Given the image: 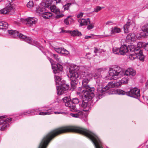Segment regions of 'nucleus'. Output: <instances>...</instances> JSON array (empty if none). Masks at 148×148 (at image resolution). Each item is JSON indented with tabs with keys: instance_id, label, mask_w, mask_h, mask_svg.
Listing matches in <instances>:
<instances>
[{
	"instance_id": "nucleus-1",
	"label": "nucleus",
	"mask_w": 148,
	"mask_h": 148,
	"mask_svg": "<svg viewBox=\"0 0 148 148\" xmlns=\"http://www.w3.org/2000/svg\"><path fill=\"white\" fill-rule=\"evenodd\" d=\"M71 84L72 87L74 88L76 84V82L79 79H82V86L81 90L80 93L83 94V99L85 101H83L81 104L79 105L80 111L88 112L90 109V106L88 101H89L94 96L93 92L94 88L90 87L87 84L92 78V75L90 73H83L79 75L77 73L73 72V69H71Z\"/></svg>"
},
{
	"instance_id": "nucleus-2",
	"label": "nucleus",
	"mask_w": 148,
	"mask_h": 148,
	"mask_svg": "<svg viewBox=\"0 0 148 148\" xmlns=\"http://www.w3.org/2000/svg\"><path fill=\"white\" fill-rule=\"evenodd\" d=\"M73 132L82 134L89 138L95 147V134L86 129L80 127L69 126L62 127L51 132L45 136L38 148H46L50 141L56 136L64 133Z\"/></svg>"
},
{
	"instance_id": "nucleus-3",
	"label": "nucleus",
	"mask_w": 148,
	"mask_h": 148,
	"mask_svg": "<svg viewBox=\"0 0 148 148\" xmlns=\"http://www.w3.org/2000/svg\"><path fill=\"white\" fill-rule=\"evenodd\" d=\"M76 67V66H71L69 68V76H70V77H71V73H72V72L70 71V69L71 68L73 69V72H74V73H77L79 75H80L81 73H90L92 75V78L90 80V81L92 79V77H93L96 80V84L98 86L97 87V89H98V93L97 94V97L99 99H100L102 98L103 97V94H102V93H103V92H105L102 91V89H103L102 88H104V87H103V78L101 76V73L103 71V69H98L96 72V73L94 75H92L91 73L88 71L83 72L79 71L78 72H77L76 70L75 69V68Z\"/></svg>"
},
{
	"instance_id": "nucleus-4",
	"label": "nucleus",
	"mask_w": 148,
	"mask_h": 148,
	"mask_svg": "<svg viewBox=\"0 0 148 148\" xmlns=\"http://www.w3.org/2000/svg\"><path fill=\"white\" fill-rule=\"evenodd\" d=\"M49 60L51 64L53 73L55 74L54 79L57 86L61 85L64 83H66L65 82L64 80H62V79L59 76L60 74V72H61L62 70V66L58 64H53V61L51 59H49Z\"/></svg>"
},
{
	"instance_id": "nucleus-5",
	"label": "nucleus",
	"mask_w": 148,
	"mask_h": 148,
	"mask_svg": "<svg viewBox=\"0 0 148 148\" xmlns=\"http://www.w3.org/2000/svg\"><path fill=\"white\" fill-rule=\"evenodd\" d=\"M8 32L10 36L12 38H14L18 37L21 40L25 41L30 44L36 46L37 47L40 46L39 43L35 41H32L31 38L27 37L25 35L20 33L17 31L8 30Z\"/></svg>"
},
{
	"instance_id": "nucleus-6",
	"label": "nucleus",
	"mask_w": 148,
	"mask_h": 148,
	"mask_svg": "<svg viewBox=\"0 0 148 148\" xmlns=\"http://www.w3.org/2000/svg\"><path fill=\"white\" fill-rule=\"evenodd\" d=\"M108 72L109 75L114 79L121 78L123 74V71H121V69L118 66L109 68Z\"/></svg>"
},
{
	"instance_id": "nucleus-7",
	"label": "nucleus",
	"mask_w": 148,
	"mask_h": 148,
	"mask_svg": "<svg viewBox=\"0 0 148 148\" xmlns=\"http://www.w3.org/2000/svg\"><path fill=\"white\" fill-rule=\"evenodd\" d=\"M121 32V29L120 28L115 26L111 28L110 33H109L110 31L109 30H107L104 32V36L99 35L98 36L99 38H100L108 37L111 36L112 34L119 33Z\"/></svg>"
},
{
	"instance_id": "nucleus-8",
	"label": "nucleus",
	"mask_w": 148,
	"mask_h": 148,
	"mask_svg": "<svg viewBox=\"0 0 148 148\" xmlns=\"http://www.w3.org/2000/svg\"><path fill=\"white\" fill-rule=\"evenodd\" d=\"M30 114H34V115L39 114L41 115H50L52 114L53 112L51 109H46L44 110L45 112H39L40 110L39 109H32L29 110Z\"/></svg>"
},
{
	"instance_id": "nucleus-9",
	"label": "nucleus",
	"mask_w": 148,
	"mask_h": 148,
	"mask_svg": "<svg viewBox=\"0 0 148 148\" xmlns=\"http://www.w3.org/2000/svg\"><path fill=\"white\" fill-rule=\"evenodd\" d=\"M0 117L3 118V119L0 120V130H6L9 127V123L12 121V119L10 118L5 119L3 116Z\"/></svg>"
},
{
	"instance_id": "nucleus-10",
	"label": "nucleus",
	"mask_w": 148,
	"mask_h": 148,
	"mask_svg": "<svg viewBox=\"0 0 148 148\" xmlns=\"http://www.w3.org/2000/svg\"><path fill=\"white\" fill-rule=\"evenodd\" d=\"M129 57V59L131 60H134L135 59L138 58L141 61H144V56L140 50L139 53H136L134 52L133 53L130 54Z\"/></svg>"
},
{
	"instance_id": "nucleus-11",
	"label": "nucleus",
	"mask_w": 148,
	"mask_h": 148,
	"mask_svg": "<svg viewBox=\"0 0 148 148\" xmlns=\"http://www.w3.org/2000/svg\"><path fill=\"white\" fill-rule=\"evenodd\" d=\"M126 95L132 97L138 98L140 96V90L136 88H132L129 91L126 92Z\"/></svg>"
},
{
	"instance_id": "nucleus-12",
	"label": "nucleus",
	"mask_w": 148,
	"mask_h": 148,
	"mask_svg": "<svg viewBox=\"0 0 148 148\" xmlns=\"http://www.w3.org/2000/svg\"><path fill=\"white\" fill-rule=\"evenodd\" d=\"M22 22H24L26 24L29 26H31L33 24H35L37 22L38 19L36 18L29 17L26 19L21 18Z\"/></svg>"
},
{
	"instance_id": "nucleus-13",
	"label": "nucleus",
	"mask_w": 148,
	"mask_h": 148,
	"mask_svg": "<svg viewBox=\"0 0 148 148\" xmlns=\"http://www.w3.org/2000/svg\"><path fill=\"white\" fill-rule=\"evenodd\" d=\"M120 81L116 82L113 81L109 82L108 84L105 86L104 88H102V91H106L110 88L119 87L122 85Z\"/></svg>"
},
{
	"instance_id": "nucleus-14",
	"label": "nucleus",
	"mask_w": 148,
	"mask_h": 148,
	"mask_svg": "<svg viewBox=\"0 0 148 148\" xmlns=\"http://www.w3.org/2000/svg\"><path fill=\"white\" fill-rule=\"evenodd\" d=\"M69 85L66 83H64L61 85L57 86V93L58 95L62 94L64 91L69 89Z\"/></svg>"
},
{
	"instance_id": "nucleus-15",
	"label": "nucleus",
	"mask_w": 148,
	"mask_h": 148,
	"mask_svg": "<svg viewBox=\"0 0 148 148\" xmlns=\"http://www.w3.org/2000/svg\"><path fill=\"white\" fill-rule=\"evenodd\" d=\"M15 8V5L12 3H10L5 8L0 10V13L2 14H6L9 13Z\"/></svg>"
},
{
	"instance_id": "nucleus-16",
	"label": "nucleus",
	"mask_w": 148,
	"mask_h": 148,
	"mask_svg": "<svg viewBox=\"0 0 148 148\" xmlns=\"http://www.w3.org/2000/svg\"><path fill=\"white\" fill-rule=\"evenodd\" d=\"M145 35L143 34H141L140 35L138 36V34L136 36L134 33H132L128 34L126 37V39L127 40L130 41L132 42H134L136 41V39H140L142 37V36H144Z\"/></svg>"
},
{
	"instance_id": "nucleus-17",
	"label": "nucleus",
	"mask_w": 148,
	"mask_h": 148,
	"mask_svg": "<svg viewBox=\"0 0 148 148\" xmlns=\"http://www.w3.org/2000/svg\"><path fill=\"white\" fill-rule=\"evenodd\" d=\"M135 27V25L134 23H131L130 22H127L123 26L124 32L125 33H127L129 31L133 30Z\"/></svg>"
},
{
	"instance_id": "nucleus-18",
	"label": "nucleus",
	"mask_w": 148,
	"mask_h": 148,
	"mask_svg": "<svg viewBox=\"0 0 148 148\" xmlns=\"http://www.w3.org/2000/svg\"><path fill=\"white\" fill-rule=\"evenodd\" d=\"M123 76L125 75L128 77H132L134 76L136 73V71L132 68H129L125 71H123Z\"/></svg>"
},
{
	"instance_id": "nucleus-19",
	"label": "nucleus",
	"mask_w": 148,
	"mask_h": 148,
	"mask_svg": "<svg viewBox=\"0 0 148 148\" xmlns=\"http://www.w3.org/2000/svg\"><path fill=\"white\" fill-rule=\"evenodd\" d=\"M142 44L143 43L141 42H138L137 44V46L138 47L137 48H136V46H134L133 45H131L128 47L130 51L135 52L136 51H138L140 47H143Z\"/></svg>"
},
{
	"instance_id": "nucleus-20",
	"label": "nucleus",
	"mask_w": 148,
	"mask_h": 148,
	"mask_svg": "<svg viewBox=\"0 0 148 148\" xmlns=\"http://www.w3.org/2000/svg\"><path fill=\"white\" fill-rule=\"evenodd\" d=\"M65 105L66 106L69 107L70 108L71 111L77 112V109L76 108L75 105L71 100L68 103H65Z\"/></svg>"
},
{
	"instance_id": "nucleus-21",
	"label": "nucleus",
	"mask_w": 148,
	"mask_h": 148,
	"mask_svg": "<svg viewBox=\"0 0 148 148\" xmlns=\"http://www.w3.org/2000/svg\"><path fill=\"white\" fill-rule=\"evenodd\" d=\"M129 51L128 47L125 45H122L120 48V55H125Z\"/></svg>"
},
{
	"instance_id": "nucleus-22",
	"label": "nucleus",
	"mask_w": 148,
	"mask_h": 148,
	"mask_svg": "<svg viewBox=\"0 0 148 148\" xmlns=\"http://www.w3.org/2000/svg\"><path fill=\"white\" fill-rule=\"evenodd\" d=\"M54 50L59 53L64 54L68 55L69 52L66 49L62 48H54Z\"/></svg>"
},
{
	"instance_id": "nucleus-23",
	"label": "nucleus",
	"mask_w": 148,
	"mask_h": 148,
	"mask_svg": "<svg viewBox=\"0 0 148 148\" xmlns=\"http://www.w3.org/2000/svg\"><path fill=\"white\" fill-rule=\"evenodd\" d=\"M81 26L84 25H87L90 24V21L89 18L87 19H81L78 20Z\"/></svg>"
},
{
	"instance_id": "nucleus-24",
	"label": "nucleus",
	"mask_w": 148,
	"mask_h": 148,
	"mask_svg": "<svg viewBox=\"0 0 148 148\" xmlns=\"http://www.w3.org/2000/svg\"><path fill=\"white\" fill-rule=\"evenodd\" d=\"M78 111H79L78 113L75 114L71 113L70 114V115L75 118H82V114L83 115V112L82 111H80L79 110H77Z\"/></svg>"
},
{
	"instance_id": "nucleus-25",
	"label": "nucleus",
	"mask_w": 148,
	"mask_h": 148,
	"mask_svg": "<svg viewBox=\"0 0 148 148\" xmlns=\"http://www.w3.org/2000/svg\"><path fill=\"white\" fill-rule=\"evenodd\" d=\"M122 77H123L120 81L121 84H127L129 80V77L125 75H123Z\"/></svg>"
},
{
	"instance_id": "nucleus-26",
	"label": "nucleus",
	"mask_w": 148,
	"mask_h": 148,
	"mask_svg": "<svg viewBox=\"0 0 148 148\" xmlns=\"http://www.w3.org/2000/svg\"><path fill=\"white\" fill-rule=\"evenodd\" d=\"M53 14L50 12H46L43 13L41 15L45 19H49L52 16Z\"/></svg>"
},
{
	"instance_id": "nucleus-27",
	"label": "nucleus",
	"mask_w": 148,
	"mask_h": 148,
	"mask_svg": "<svg viewBox=\"0 0 148 148\" xmlns=\"http://www.w3.org/2000/svg\"><path fill=\"white\" fill-rule=\"evenodd\" d=\"M50 8L52 12L56 14H59L60 12V10L58 8H56V6L54 5L50 6Z\"/></svg>"
},
{
	"instance_id": "nucleus-28",
	"label": "nucleus",
	"mask_w": 148,
	"mask_h": 148,
	"mask_svg": "<svg viewBox=\"0 0 148 148\" xmlns=\"http://www.w3.org/2000/svg\"><path fill=\"white\" fill-rule=\"evenodd\" d=\"M69 32L71 34L72 36H80L82 35L81 33L77 30L69 31Z\"/></svg>"
},
{
	"instance_id": "nucleus-29",
	"label": "nucleus",
	"mask_w": 148,
	"mask_h": 148,
	"mask_svg": "<svg viewBox=\"0 0 148 148\" xmlns=\"http://www.w3.org/2000/svg\"><path fill=\"white\" fill-rule=\"evenodd\" d=\"M8 27V23L4 21H0V29H5Z\"/></svg>"
},
{
	"instance_id": "nucleus-30",
	"label": "nucleus",
	"mask_w": 148,
	"mask_h": 148,
	"mask_svg": "<svg viewBox=\"0 0 148 148\" xmlns=\"http://www.w3.org/2000/svg\"><path fill=\"white\" fill-rule=\"evenodd\" d=\"M44 6L47 8H49L51 4L52 0H42Z\"/></svg>"
},
{
	"instance_id": "nucleus-31",
	"label": "nucleus",
	"mask_w": 148,
	"mask_h": 148,
	"mask_svg": "<svg viewBox=\"0 0 148 148\" xmlns=\"http://www.w3.org/2000/svg\"><path fill=\"white\" fill-rule=\"evenodd\" d=\"M142 31L140 32L141 34H143L145 35L143 36H145L146 35L145 34V33H146L147 34V35H148V28L144 26L142 28Z\"/></svg>"
},
{
	"instance_id": "nucleus-32",
	"label": "nucleus",
	"mask_w": 148,
	"mask_h": 148,
	"mask_svg": "<svg viewBox=\"0 0 148 148\" xmlns=\"http://www.w3.org/2000/svg\"><path fill=\"white\" fill-rule=\"evenodd\" d=\"M113 53L115 54H120V48L113 47L112 49Z\"/></svg>"
},
{
	"instance_id": "nucleus-33",
	"label": "nucleus",
	"mask_w": 148,
	"mask_h": 148,
	"mask_svg": "<svg viewBox=\"0 0 148 148\" xmlns=\"http://www.w3.org/2000/svg\"><path fill=\"white\" fill-rule=\"evenodd\" d=\"M116 93L119 95H126V92H125L124 91L119 89H117L116 90Z\"/></svg>"
},
{
	"instance_id": "nucleus-34",
	"label": "nucleus",
	"mask_w": 148,
	"mask_h": 148,
	"mask_svg": "<svg viewBox=\"0 0 148 148\" xmlns=\"http://www.w3.org/2000/svg\"><path fill=\"white\" fill-rule=\"evenodd\" d=\"M51 56L54 58L58 62L60 63L62 62V61L60 58L57 55L52 54Z\"/></svg>"
},
{
	"instance_id": "nucleus-35",
	"label": "nucleus",
	"mask_w": 148,
	"mask_h": 148,
	"mask_svg": "<svg viewBox=\"0 0 148 148\" xmlns=\"http://www.w3.org/2000/svg\"><path fill=\"white\" fill-rule=\"evenodd\" d=\"M73 21V19H72L68 17L64 20V22L66 24L68 25L69 24V22H71Z\"/></svg>"
},
{
	"instance_id": "nucleus-36",
	"label": "nucleus",
	"mask_w": 148,
	"mask_h": 148,
	"mask_svg": "<svg viewBox=\"0 0 148 148\" xmlns=\"http://www.w3.org/2000/svg\"><path fill=\"white\" fill-rule=\"evenodd\" d=\"M62 100L64 102L66 103L69 102L71 100V99L70 97L68 96L64 98Z\"/></svg>"
},
{
	"instance_id": "nucleus-37",
	"label": "nucleus",
	"mask_w": 148,
	"mask_h": 148,
	"mask_svg": "<svg viewBox=\"0 0 148 148\" xmlns=\"http://www.w3.org/2000/svg\"><path fill=\"white\" fill-rule=\"evenodd\" d=\"M44 9L42 8L41 7H37L36 10V12L37 13L41 14H42V12L43 11Z\"/></svg>"
},
{
	"instance_id": "nucleus-38",
	"label": "nucleus",
	"mask_w": 148,
	"mask_h": 148,
	"mask_svg": "<svg viewBox=\"0 0 148 148\" xmlns=\"http://www.w3.org/2000/svg\"><path fill=\"white\" fill-rule=\"evenodd\" d=\"M71 4L68 3L63 6L64 10H67L69 9V7L71 6Z\"/></svg>"
},
{
	"instance_id": "nucleus-39",
	"label": "nucleus",
	"mask_w": 148,
	"mask_h": 148,
	"mask_svg": "<svg viewBox=\"0 0 148 148\" xmlns=\"http://www.w3.org/2000/svg\"><path fill=\"white\" fill-rule=\"evenodd\" d=\"M34 4L32 1H29L27 4V6L28 8H31L33 6Z\"/></svg>"
},
{
	"instance_id": "nucleus-40",
	"label": "nucleus",
	"mask_w": 148,
	"mask_h": 148,
	"mask_svg": "<svg viewBox=\"0 0 148 148\" xmlns=\"http://www.w3.org/2000/svg\"><path fill=\"white\" fill-rule=\"evenodd\" d=\"M102 9V8L99 6H97L96 8H95L94 10L93 11V12H98L99 11L101 10Z\"/></svg>"
},
{
	"instance_id": "nucleus-41",
	"label": "nucleus",
	"mask_w": 148,
	"mask_h": 148,
	"mask_svg": "<svg viewBox=\"0 0 148 148\" xmlns=\"http://www.w3.org/2000/svg\"><path fill=\"white\" fill-rule=\"evenodd\" d=\"M79 99L77 98H73L72 100V102L75 105V104H77L79 103Z\"/></svg>"
},
{
	"instance_id": "nucleus-42",
	"label": "nucleus",
	"mask_w": 148,
	"mask_h": 148,
	"mask_svg": "<svg viewBox=\"0 0 148 148\" xmlns=\"http://www.w3.org/2000/svg\"><path fill=\"white\" fill-rule=\"evenodd\" d=\"M94 23H91V24H90L89 25H88L87 26V29L89 30H90L91 29H92L94 27Z\"/></svg>"
},
{
	"instance_id": "nucleus-43",
	"label": "nucleus",
	"mask_w": 148,
	"mask_h": 148,
	"mask_svg": "<svg viewBox=\"0 0 148 148\" xmlns=\"http://www.w3.org/2000/svg\"><path fill=\"white\" fill-rule=\"evenodd\" d=\"M82 117H83L82 118H81V119H83L84 120V121L85 122H86L87 121V117L86 116H85L84 114H83V115L82 114Z\"/></svg>"
},
{
	"instance_id": "nucleus-44",
	"label": "nucleus",
	"mask_w": 148,
	"mask_h": 148,
	"mask_svg": "<svg viewBox=\"0 0 148 148\" xmlns=\"http://www.w3.org/2000/svg\"><path fill=\"white\" fill-rule=\"evenodd\" d=\"M84 14V13L81 12L80 13L78 14L77 16V17L78 18H80L82 17Z\"/></svg>"
},
{
	"instance_id": "nucleus-45",
	"label": "nucleus",
	"mask_w": 148,
	"mask_h": 148,
	"mask_svg": "<svg viewBox=\"0 0 148 148\" xmlns=\"http://www.w3.org/2000/svg\"><path fill=\"white\" fill-rule=\"evenodd\" d=\"M30 114V112L29 110H26V111H25L23 113V114L24 115H27V114Z\"/></svg>"
},
{
	"instance_id": "nucleus-46",
	"label": "nucleus",
	"mask_w": 148,
	"mask_h": 148,
	"mask_svg": "<svg viewBox=\"0 0 148 148\" xmlns=\"http://www.w3.org/2000/svg\"><path fill=\"white\" fill-rule=\"evenodd\" d=\"M64 15L63 14H58L56 15V18H58L60 17H63Z\"/></svg>"
},
{
	"instance_id": "nucleus-47",
	"label": "nucleus",
	"mask_w": 148,
	"mask_h": 148,
	"mask_svg": "<svg viewBox=\"0 0 148 148\" xmlns=\"http://www.w3.org/2000/svg\"><path fill=\"white\" fill-rule=\"evenodd\" d=\"M54 113H55V114H65V112H60L56 111V112H55Z\"/></svg>"
},
{
	"instance_id": "nucleus-48",
	"label": "nucleus",
	"mask_w": 148,
	"mask_h": 148,
	"mask_svg": "<svg viewBox=\"0 0 148 148\" xmlns=\"http://www.w3.org/2000/svg\"><path fill=\"white\" fill-rule=\"evenodd\" d=\"M113 23L111 21H109L106 23V25H110V24H112Z\"/></svg>"
},
{
	"instance_id": "nucleus-49",
	"label": "nucleus",
	"mask_w": 148,
	"mask_h": 148,
	"mask_svg": "<svg viewBox=\"0 0 148 148\" xmlns=\"http://www.w3.org/2000/svg\"><path fill=\"white\" fill-rule=\"evenodd\" d=\"M94 49V53H97L98 51V49L97 48H96V47H95Z\"/></svg>"
},
{
	"instance_id": "nucleus-50",
	"label": "nucleus",
	"mask_w": 148,
	"mask_h": 148,
	"mask_svg": "<svg viewBox=\"0 0 148 148\" xmlns=\"http://www.w3.org/2000/svg\"><path fill=\"white\" fill-rule=\"evenodd\" d=\"M145 50L148 51V43L146 44V45L145 46Z\"/></svg>"
},
{
	"instance_id": "nucleus-51",
	"label": "nucleus",
	"mask_w": 148,
	"mask_h": 148,
	"mask_svg": "<svg viewBox=\"0 0 148 148\" xmlns=\"http://www.w3.org/2000/svg\"><path fill=\"white\" fill-rule=\"evenodd\" d=\"M91 37V36H85V39H88Z\"/></svg>"
},
{
	"instance_id": "nucleus-52",
	"label": "nucleus",
	"mask_w": 148,
	"mask_h": 148,
	"mask_svg": "<svg viewBox=\"0 0 148 148\" xmlns=\"http://www.w3.org/2000/svg\"><path fill=\"white\" fill-rule=\"evenodd\" d=\"M145 86L147 88H148V80L147 81L145 84Z\"/></svg>"
},
{
	"instance_id": "nucleus-53",
	"label": "nucleus",
	"mask_w": 148,
	"mask_h": 148,
	"mask_svg": "<svg viewBox=\"0 0 148 148\" xmlns=\"http://www.w3.org/2000/svg\"><path fill=\"white\" fill-rule=\"evenodd\" d=\"M54 0L56 1V3H60L61 1V0Z\"/></svg>"
},
{
	"instance_id": "nucleus-54",
	"label": "nucleus",
	"mask_w": 148,
	"mask_h": 148,
	"mask_svg": "<svg viewBox=\"0 0 148 148\" xmlns=\"http://www.w3.org/2000/svg\"><path fill=\"white\" fill-rule=\"evenodd\" d=\"M98 0H93V2L95 3H97V2Z\"/></svg>"
}]
</instances>
